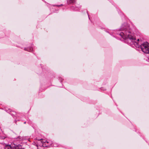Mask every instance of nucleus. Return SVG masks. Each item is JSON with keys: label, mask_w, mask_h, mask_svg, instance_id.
I'll use <instances>...</instances> for the list:
<instances>
[{"label": "nucleus", "mask_w": 149, "mask_h": 149, "mask_svg": "<svg viewBox=\"0 0 149 149\" xmlns=\"http://www.w3.org/2000/svg\"><path fill=\"white\" fill-rule=\"evenodd\" d=\"M123 32L120 33L119 35L123 39L129 40L132 42L137 47H139L140 45L136 41L135 37L130 34L131 30L129 25L126 24L122 25L120 29Z\"/></svg>", "instance_id": "nucleus-1"}, {"label": "nucleus", "mask_w": 149, "mask_h": 149, "mask_svg": "<svg viewBox=\"0 0 149 149\" xmlns=\"http://www.w3.org/2000/svg\"><path fill=\"white\" fill-rule=\"evenodd\" d=\"M140 47L142 51L144 53H149V44L147 42H145L141 44Z\"/></svg>", "instance_id": "nucleus-2"}, {"label": "nucleus", "mask_w": 149, "mask_h": 149, "mask_svg": "<svg viewBox=\"0 0 149 149\" xmlns=\"http://www.w3.org/2000/svg\"><path fill=\"white\" fill-rule=\"evenodd\" d=\"M18 145L14 144H11L10 145H6L5 147V149H16Z\"/></svg>", "instance_id": "nucleus-3"}, {"label": "nucleus", "mask_w": 149, "mask_h": 149, "mask_svg": "<svg viewBox=\"0 0 149 149\" xmlns=\"http://www.w3.org/2000/svg\"><path fill=\"white\" fill-rule=\"evenodd\" d=\"M76 0H67V2L68 4L74 3Z\"/></svg>", "instance_id": "nucleus-4"}, {"label": "nucleus", "mask_w": 149, "mask_h": 149, "mask_svg": "<svg viewBox=\"0 0 149 149\" xmlns=\"http://www.w3.org/2000/svg\"><path fill=\"white\" fill-rule=\"evenodd\" d=\"M24 50L29 52H31L33 51V49L32 48H25Z\"/></svg>", "instance_id": "nucleus-5"}, {"label": "nucleus", "mask_w": 149, "mask_h": 149, "mask_svg": "<svg viewBox=\"0 0 149 149\" xmlns=\"http://www.w3.org/2000/svg\"><path fill=\"white\" fill-rule=\"evenodd\" d=\"M5 138L6 137L5 136H0V140L4 139H5Z\"/></svg>", "instance_id": "nucleus-6"}, {"label": "nucleus", "mask_w": 149, "mask_h": 149, "mask_svg": "<svg viewBox=\"0 0 149 149\" xmlns=\"http://www.w3.org/2000/svg\"><path fill=\"white\" fill-rule=\"evenodd\" d=\"M40 142L41 143V144H40V146H43L44 145V143H42L41 141Z\"/></svg>", "instance_id": "nucleus-7"}, {"label": "nucleus", "mask_w": 149, "mask_h": 149, "mask_svg": "<svg viewBox=\"0 0 149 149\" xmlns=\"http://www.w3.org/2000/svg\"><path fill=\"white\" fill-rule=\"evenodd\" d=\"M49 142L51 144L53 143L52 142V141H51H51H49H49H46V143H48Z\"/></svg>", "instance_id": "nucleus-8"}, {"label": "nucleus", "mask_w": 149, "mask_h": 149, "mask_svg": "<svg viewBox=\"0 0 149 149\" xmlns=\"http://www.w3.org/2000/svg\"><path fill=\"white\" fill-rule=\"evenodd\" d=\"M139 41V39H138L137 40V41Z\"/></svg>", "instance_id": "nucleus-9"}, {"label": "nucleus", "mask_w": 149, "mask_h": 149, "mask_svg": "<svg viewBox=\"0 0 149 149\" xmlns=\"http://www.w3.org/2000/svg\"><path fill=\"white\" fill-rule=\"evenodd\" d=\"M53 146H54V147H56V146L54 144L53 145Z\"/></svg>", "instance_id": "nucleus-10"}, {"label": "nucleus", "mask_w": 149, "mask_h": 149, "mask_svg": "<svg viewBox=\"0 0 149 149\" xmlns=\"http://www.w3.org/2000/svg\"><path fill=\"white\" fill-rule=\"evenodd\" d=\"M2 143V144L5 143V142H4H4H3V143Z\"/></svg>", "instance_id": "nucleus-11"}, {"label": "nucleus", "mask_w": 149, "mask_h": 149, "mask_svg": "<svg viewBox=\"0 0 149 149\" xmlns=\"http://www.w3.org/2000/svg\"><path fill=\"white\" fill-rule=\"evenodd\" d=\"M57 6H58V7H59L60 6V5H57Z\"/></svg>", "instance_id": "nucleus-12"}, {"label": "nucleus", "mask_w": 149, "mask_h": 149, "mask_svg": "<svg viewBox=\"0 0 149 149\" xmlns=\"http://www.w3.org/2000/svg\"><path fill=\"white\" fill-rule=\"evenodd\" d=\"M26 123V122H24V124H25V123Z\"/></svg>", "instance_id": "nucleus-13"}]
</instances>
